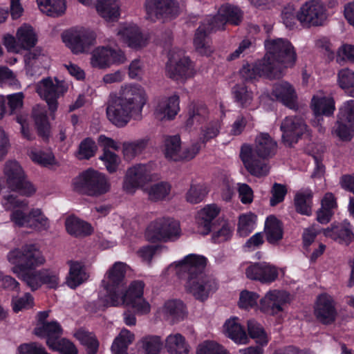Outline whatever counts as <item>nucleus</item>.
I'll return each instance as SVG.
<instances>
[{
  "label": "nucleus",
  "instance_id": "nucleus-9",
  "mask_svg": "<svg viewBox=\"0 0 354 354\" xmlns=\"http://www.w3.org/2000/svg\"><path fill=\"white\" fill-rule=\"evenodd\" d=\"M73 185L77 191L91 196L100 195L109 189V184L105 176L93 169H88L80 175L75 179Z\"/></svg>",
  "mask_w": 354,
  "mask_h": 354
},
{
  "label": "nucleus",
  "instance_id": "nucleus-22",
  "mask_svg": "<svg viewBox=\"0 0 354 354\" xmlns=\"http://www.w3.org/2000/svg\"><path fill=\"white\" fill-rule=\"evenodd\" d=\"M289 301V295L285 291L272 290L268 291L260 301V308L265 313L274 315L283 310Z\"/></svg>",
  "mask_w": 354,
  "mask_h": 354
},
{
  "label": "nucleus",
  "instance_id": "nucleus-8",
  "mask_svg": "<svg viewBox=\"0 0 354 354\" xmlns=\"http://www.w3.org/2000/svg\"><path fill=\"white\" fill-rule=\"evenodd\" d=\"M180 232L178 221L169 217H162L149 224L145 237L151 242L174 241L180 237Z\"/></svg>",
  "mask_w": 354,
  "mask_h": 354
},
{
  "label": "nucleus",
  "instance_id": "nucleus-49",
  "mask_svg": "<svg viewBox=\"0 0 354 354\" xmlns=\"http://www.w3.org/2000/svg\"><path fill=\"white\" fill-rule=\"evenodd\" d=\"M164 313L173 320L182 319L185 315V307L180 300L172 299L167 301L163 308Z\"/></svg>",
  "mask_w": 354,
  "mask_h": 354
},
{
  "label": "nucleus",
  "instance_id": "nucleus-29",
  "mask_svg": "<svg viewBox=\"0 0 354 354\" xmlns=\"http://www.w3.org/2000/svg\"><path fill=\"white\" fill-rule=\"evenodd\" d=\"M34 333L40 337H46V344L52 346L62 334V328L60 324L55 321L42 323L37 325L34 329Z\"/></svg>",
  "mask_w": 354,
  "mask_h": 354
},
{
  "label": "nucleus",
  "instance_id": "nucleus-17",
  "mask_svg": "<svg viewBox=\"0 0 354 354\" xmlns=\"http://www.w3.org/2000/svg\"><path fill=\"white\" fill-rule=\"evenodd\" d=\"M152 165L150 162L140 163L129 168L124 178L123 189L127 193H133L138 188L153 180Z\"/></svg>",
  "mask_w": 354,
  "mask_h": 354
},
{
  "label": "nucleus",
  "instance_id": "nucleus-33",
  "mask_svg": "<svg viewBox=\"0 0 354 354\" xmlns=\"http://www.w3.org/2000/svg\"><path fill=\"white\" fill-rule=\"evenodd\" d=\"M323 233L326 236L345 244L350 243L353 236L350 225L347 223L332 225L330 227L324 229Z\"/></svg>",
  "mask_w": 354,
  "mask_h": 354
},
{
  "label": "nucleus",
  "instance_id": "nucleus-54",
  "mask_svg": "<svg viewBox=\"0 0 354 354\" xmlns=\"http://www.w3.org/2000/svg\"><path fill=\"white\" fill-rule=\"evenodd\" d=\"M248 330L250 336L255 339L257 343L261 346L268 344V339L263 328L256 321L251 319L248 322Z\"/></svg>",
  "mask_w": 354,
  "mask_h": 354
},
{
  "label": "nucleus",
  "instance_id": "nucleus-12",
  "mask_svg": "<svg viewBox=\"0 0 354 354\" xmlns=\"http://www.w3.org/2000/svg\"><path fill=\"white\" fill-rule=\"evenodd\" d=\"M145 283L142 281H134L125 290L124 287L118 295V306L125 305L131 306L139 314H147L150 312L149 304L143 299Z\"/></svg>",
  "mask_w": 354,
  "mask_h": 354
},
{
  "label": "nucleus",
  "instance_id": "nucleus-11",
  "mask_svg": "<svg viewBox=\"0 0 354 354\" xmlns=\"http://www.w3.org/2000/svg\"><path fill=\"white\" fill-rule=\"evenodd\" d=\"M328 18L327 9L321 0H309L297 12V19L304 27L323 26Z\"/></svg>",
  "mask_w": 354,
  "mask_h": 354
},
{
  "label": "nucleus",
  "instance_id": "nucleus-18",
  "mask_svg": "<svg viewBox=\"0 0 354 354\" xmlns=\"http://www.w3.org/2000/svg\"><path fill=\"white\" fill-rule=\"evenodd\" d=\"M126 59L124 53L120 49L100 46L92 52L91 64L93 67L102 69L113 64H123Z\"/></svg>",
  "mask_w": 354,
  "mask_h": 354
},
{
  "label": "nucleus",
  "instance_id": "nucleus-4",
  "mask_svg": "<svg viewBox=\"0 0 354 354\" xmlns=\"http://www.w3.org/2000/svg\"><path fill=\"white\" fill-rule=\"evenodd\" d=\"M265 47L267 53L263 59L271 71H279L277 78L282 76L284 68L295 64L297 55L288 40L282 38L267 39Z\"/></svg>",
  "mask_w": 354,
  "mask_h": 354
},
{
  "label": "nucleus",
  "instance_id": "nucleus-51",
  "mask_svg": "<svg viewBox=\"0 0 354 354\" xmlns=\"http://www.w3.org/2000/svg\"><path fill=\"white\" fill-rule=\"evenodd\" d=\"M30 217L28 227L39 230H47L50 227L48 218L44 214L40 209H32L30 210Z\"/></svg>",
  "mask_w": 354,
  "mask_h": 354
},
{
  "label": "nucleus",
  "instance_id": "nucleus-7",
  "mask_svg": "<svg viewBox=\"0 0 354 354\" xmlns=\"http://www.w3.org/2000/svg\"><path fill=\"white\" fill-rule=\"evenodd\" d=\"M147 18L151 21L169 22L176 19L183 8L178 0H145Z\"/></svg>",
  "mask_w": 354,
  "mask_h": 354
},
{
  "label": "nucleus",
  "instance_id": "nucleus-59",
  "mask_svg": "<svg viewBox=\"0 0 354 354\" xmlns=\"http://www.w3.org/2000/svg\"><path fill=\"white\" fill-rule=\"evenodd\" d=\"M40 277L41 285L45 284L50 288H56L59 283V276L57 270L53 269H41Z\"/></svg>",
  "mask_w": 354,
  "mask_h": 354
},
{
  "label": "nucleus",
  "instance_id": "nucleus-60",
  "mask_svg": "<svg viewBox=\"0 0 354 354\" xmlns=\"http://www.w3.org/2000/svg\"><path fill=\"white\" fill-rule=\"evenodd\" d=\"M77 337L81 343L86 347L87 354H96L99 343L94 335L86 332H80L77 333Z\"/></svg>",
  "mask_w": 354,
  "mask_h": 354
},
{
  "label": "nucleus",
  "instance_id": "nucleus-53",
  "mask_svg": "<svg viewBox=\"0 0 354 354\" xmlns=\"http://www.w3.org/2000/svg\"><path fill=\"white\" fill-rule=\"evenodd\" d=\"M354 124L347 123V121L338 118L335 123L333 133L340 140L344 141L350 140L353 135Z\"/></svg>",
  "mask_w": 354,
  "mask_h": 354
},
{
  "label": "nucleus",
  "instance_id": "nucleus-37",
  "mask_svg": "<svg viewBox=\"0 0 354 354\" xmlns=\"http://www.w3.org/2000/svg\"><path fill=\"white\" fill-rule=\"evenodd\" d=\"M68 276L66 278V283L71 288H75L88 278L84 265L79 261H70Z\"/></svg>",
  "mask_w": 354,
  "mask_h": 354
},
{
  "label": "nucleus",
  "instance_id": "nucleus-63",
  "mask_svg": "<svg viewBox=\"0 0 354 354\" xmlns=\"http://www.w3.org/2000/svg\"><path fill=\"white\" fill-rule=\"evenodd\" d=\"M196 354H228L223 346L214 342L207 341L199 345Z\"/></svg>",
  "mask_w": 354,
  "mask_h": 354
},
{
  "label": "nucleus",
  "instance_id": "nucleus-30",
  "mask_svg": "<svg viewBox=\"0 0 354 354\" xmlns=\"http://www.w3.org/2000/svg\"><path fill=\"white\" fill-rule=\"evenodd\" d=\"M149 141L150 138L145 136L138 140L122 142V153L124 160L131 161L136 157L142 154L148 147Z\"/></svg>",
  "mask_w": 354,
  "mask_h": 354
},
{
  "label": "nucleus",
  "instance_id": "nucleus-40",
  "mask_svg": "<svg viewBox=\"0 0 354 354\" xmlns=\"http://www.w3.org/2000/svg\"><path fill=\"white\" fill-rule=\"evenodd\" d=\"M32 117L39 136L44 139L48 138L50 133V124L46 115L45 107L36 105L32 109Z\"/></svg>",
  "mask_w": 354,
  "mask_h": 354
},
{
  "label": "nucleus",
  "instance_id": "nucleus-28",
  "mask_svg": "<svg viewBox=\"0 0 354 354\" xmlns=\"http://www.w3.org/2000/svg\"><path fill=\"white\" fill-rule=\"evenodd\" d=\"M207 19L196 30L194 38V46L196 50L202 55L209 56L213 52L211 41L207 37V34L216 30H209L207 28Z\"/></svg>",
  "mask_w": 354,
  "mask_h": 354
},
{
  "label": "nucleus",
  "instance_id": "nucleus-57",
  "mask_svg": "<svg viewBox=\"0 0 354 354\" xmlns=\"http://www.w3.org/2000/svg\"><path fill=\"white\" fill-rule=\"evenodd\" d=\"M141 342L145 354H159L162 346L160 337L157 335L144 337Z\"/></svg>",
  "mask_w": 354,
  "mask_h": 354
},
{
  "label": "nucleus",
  "instance_id": "nucleus-24",
  "mask_svg": "<svg viewBox=\"0 0 354 354\" xmlns=\"http://www.w3.org/2000/svg\"><path fill=\"white\" fill-rule=\"evenodd\" d=\"M315 314L317 319L324 324H330L335 321L336 310L330 296L322 295L318 297Z\"/></svg>",
  "mask_w": 354,
  "mask_h": 354
},
{
  "label": "nucleus",
  "instance_id": "nucleus-26",
  "mask_svg": "<svg viewBox=\"0 0 354 354\" xmlns=\"http://www.w3.org/2000/svg\"><path fill=\"white\" fill-rule=\"evenodd\" d=\"M272 94L288 108L295 109L297 107L295 91L288 82L276 83L273 86Z\"/></svg>",
  "mask_w": 354,
  "mask_h": 354
},
{
  "label": "nucleus",
  "instance_id": "nucleus-39",
  "mask_svg": "<svg viewBox=\"0 0 354 354\" xmlns=\"http://www.w3.org/2000/svg\"><path fill=\"white\" fill-rule=\"evenodd\" d=\"M65 226L68 234L75 237L86 236L93 232L91 225L75 216H69L66 219Z\"/></svg>",
  "mask_w": 354,
  "mask_h": 354
},
{
  "label": "nucleus",
  "instance_id": "nucleus-16",
  "mask_svg": "<svg viewBox=\"0 0 354 354\" xmlns=\"http://www.w3.org/2000/svg\"><path fill=\"white\" fill-rule=\"evenodd\" d=\"M243 19V12L236 6L225 3L218 10L216 15L207 17L209 30H220L225 28L226 24L239 25Z\"/></svg>",
  "mask_w": 354,
  "mask_h": 354
},
{
  "label": "nucleus",
  "instance_id": "nucleus-41",
  "mask_svg": "<svg viewBox=\"0 0 354 354\" xmlns=\"http://www.w3.org/2000/svg\"><path fill=\"white\" fill-rule=\"evenodd\" d=\"M118 0H97L96 9L99 15L106 21H114L120 15Z\"/></svg>",
  "mask_w": 354,
  "mask_h": 354
},
{
  "label": "nucleus",
  "instance_id": "nucleus-47",
  "mask_svg": "<svg viewBox=\"0 0 354 354\" xmlns=\"http://www.w3.org/2000/svg\"><path fill=\"white\" fill-rule=\"evenodd\" d=\"M232 92L235 102L240 106L245 108L251 104L253 99L252 93L244 84H236Z\"/></svg>",
  "mask_w": 354,
  "mask_h": 354
},
{
  "label": "nucleus",
  "instance_id": "nucleus-3",
  "mask_svg": "<svg viewBox=\"0 0 354 354\" xmlns=\"http://www.w3.org/2000/svg\"><path fill=\"white\" fill-rule=\"evenodd\" d=\"M277 150V142L268 133H260L255 138L254 148L248 144L241 146L240 158L247 171L260 178L269 172V167L264 160L274 156Z\"/></svg>",
  "mask_w": 354,
  "mask_h": 354
},
{
  "label": "nucleus",
  "instance_id": "nucleus-64",
  "mask_svg": "<svg viewBox=\"0 0 354 354\" xmlns=\"http://www.w3.org/2000/svg\"><path fill=\"white\" fill-rule=\"evenodd\" d=\"M338 118L347 121V123L354 124V100L345 102L339 108Z\"/></svg>",
  "mask_w": 354,
  "mask_h": 354
},
{
  "label": "nucleus",
  "instance_id": "nucleus-52",
  "mask_svg": "<svg viewBox=\"0 0 354 354\" xmlns=\"http://www.w3.org/2000/svg\"><path fill=\"white\" fill-rule=\"evenodd\" d=\"M208 193L207 187L201 184L191 185L186 193L185 198L188 203L196 204L201 203Z\"/></svg>",
  "mask_w": 354,
  "mask_h": 354
},
{
  "label": "nucleus",
  "instance_id": "nucleus-45",
  "mask_svg": "<svg viewBox=\"0 0 354 354\" xmlns=\"http://www.w3.org/2000/svg\"><path fill=\"white\" fill-rule=\"evenodd\" d=\"M133 340L134 334L126 328L122 329L111 346L113 354H126L129 345Z\"/></svg>",
  "mask_w": 354,
  "mask_h": 354
},
{
  "label": "nucleus",
  "instance_id": "nucleus-46",
  "mask_svg": "<svg viewBox=\"0 0 354 354\" xmlns=\"http://www.w3.org/2000/svg\"><path fill=\"white\" fill-rule=\"evenodd\" d=\"M40 10L48 16L57 17L66 10L65 0H37Z\"/></svg>",
  "mask_w": 354,
  "mask_h": 354
},
{
  "label": "nucleus",
  "instance_id": "nucleus-38",
  "mask_svg": "<svg viewBox=\"0 0 354 354\" xmlns=\"http://www.w3.org/2000/svg\"><path fill=\"white\" fill-rule=\"evenodd\" d=\"M266 240L271 244H276L283 238L281 222L274 216H269L265 223L264 228Z\"/></svg>",
  "mask_w": 354,
  "mask_h": 354
},
{
  "label": "nucleus",
  "instance_id": "nucleus-32",
  "mask_svg": "<svg viewBox=\"0 0 354 354\" xmlns=\"http://www.w3.org/2000/svg\"><path fill=\"white\" fill-rule=\"evenodd\" d=\"M219 209L215 205H207L198 213L197 223L198 232L203 235L207 234L212 227V222L216 217Z\"/></svg>",
  "mask_w": 354,
  "mask_h": 354
},
{
  "label": "nucleus",
  "instance_id": "nucleus-1",
  "mask_svg": "<svg viewBox=\"0 0 354 354\" xmlns=\"http://www.w3.org/2000/svg\"><path fill=\"white\" fill-rule=\"evenodd\" d=\"M145 102V91L141 86H125L121 88L118 95H110L106 107L107 118L117 127H124L132 118H140Z\"/></svg>",
  "mask_w": 354,
  "mask_h": 354
},
{
  "label": "nucleus",
  "instance_id": "nucleus-23",
  "mask_svg": "<svg viewBox=\"0 0 354 354\" xmlns=\"http://www.w3.org/2000/svg\"><path fill=\"white\" fill-rule=\"evenodd\" d=\"M240 76L244 81H250L264 75L270 79L277 78L279 71H271L263 59L255 64H245L241 68Z\"/></svg>",
  "mask_w": 354,
  "mask_h": 354
},
{
  "label": "nucleus",
  "instance_id": "nucleus-43",
  "mask_svg": "<svg viewBox=\"0 0 354 354\" xmlns=\"http://www.w3.org/2000/svg\"><path fill=\"white\" fill-rule=\"evenodd\" d=\"M189 118L186 121V127L192 128L196 123L201 124L207 120L209 111L203 104H194L189 109Z\"/></svg>",
  "mask_w": 354,
  "mask_h": 354
},
{
  "label": "nucleus",
  "instance_id": "nucleus-42",
  "mask_svg": "<svg viewBox=\"0 0 354 354\" xmlns=\"http://www.w3.org/2000/svg\"><path fill=\"white\" fill-rule=\"evenodd\" d=\"M16 36L20 48L25 50L34 47L37 41V35L32 27L26 24L18 28Z\"/></svg>",
  "mask_w": 354,
  "mask_h": 354
},
{
  "label": "nucleus",
  "instance_id": "nucleus-5",
  "mask_svg": "<svg viewBox=\"0 0 354 354\" xmlns=\"http://www.w3.org/2000/svg\"><path fill=\"white\" fill-rule=\"evenodd\" d=\"M127 268L126 263L118 261L106 272L102 281L106 295L104 299H100L104 306H118V295L125 285Z\"/></svg>",
  "mask_w": 354,
  "mask_h": 354
},
{
  "label": "nucleus",
  "instance_id": "nucleus-35",
  "mask_svg": "<svg viewBox=\"0 0 354 354\" xmlns=\"http://www.w3.org/2000/svg\"><path fill=\"white\" fill-rule=\"evenodd\" d=\"M224 334L238 344H247V334L236 317L227 320L223 326Z\"/></svg>",
  "mask_w": 354,
  "mask_h": 354
},
{
  "label": "nucleus",
  "instance_id": "nucleus-19",
  "mask_svg": "<svg viewBox=\"0 0 354 354\" xmlns=\"http://www.w3.org/2000/svg\"><path fill=\"white\" fill-rule=\"evenodd\" d=\"M281 131L285 145L291 146L307 131V125L302 118L297 115L286 117L281 122Z\"/></svg>",
  "mask_w": 354,
  "mask_h": 354
},
{
  "label": "nucleus",
  "instance_id": "nucleus-58",
  "mask_svg": "<svg viewBox=\"0 0 354 354\" xmlns=\"http://www.w3.org/2000/svg\"><path fill=\"white\" fill-rule=\"evenodd\" d=\"M100 159L104 162L109 173L115 172L121 162L120 157L109 149L104 150L103 154L100 157Z\"/></svg>",
  "mask_w": 354,
  "mask_h": 354
},
{
  "label": "nucleus",
  "instance_id": "nucleus-6",
  "mask_svg": "<svg viewBox=\"0 0 354 354\" xmlns=\"http://www.w3.org/2000/svg\"><path fill=\"white\" fill-rule=\"evenodd\" d=\"M8 261L15 265L12 268L13 273H19L25 270H34L43 265L45 259L35 245H25L21 248H15L7 255Z\"/></svg>",
  "mask_w": 354,
  "mask_h": 354
},
{
  "label": "nucleus",
  "instance_id": "nucleus-44",
  "mask_svg": "<svg viewBox=\"0 0 354 354\" xmlns=\"http://www.w3.org/2000/svg\"><path fill=\"white\" fill-rule=\"evenodd\" d=\"M181 142L180 136H167L164 140V152L165 157L173 161H179L181 152Z\"/></svg>",
  "mask_w": 354,
  "mask_h": 354
},
{
  "label": "nucleus",
  "instance_id": "nucleus-10",
  "mask_svg": "<svg viewBox=\"0 0 354 354\" xmlns=\"http://www.w3.org/2000/svg\"><path fill=\"white\" fill-rule=\"evenodd\" d=\"M4 176L8 187L21 195L29 196L35 192V189L27 180L23 169L17 161H8L3 168Z\"/></svg>",
  "mask_w": 354,
  "mask_h": 354
},
{
  "label": "nucleus",
  "instance_id": "nucleus-50",
  "mask_svg": "<svg viewBox=\"0 0 354 354\" xmlns=\"http://www.w3.org/2000/svg\"><path fill=\"white\" fill-rule=\"evenodd\" d=\"M171 185L167 182H160L152 185L148 189L149 198L153 201L165 199L170 193Z\"/></svg>",
  "mask_w": 354,
  "mask_h": 354
},
{
  "label": "nucleus",
  "instance_id": "nucleus-55",
  "mask_svg": "<svg viewBox=\"0 0 354 354\" xmlns=\"http://www.w3.org/2000/svg\"><path fill=\"white\" fill-rule=\"evenodd\" d=\"M96 150L97 146L95 142L87 138L80 142L76 156L80 160L89 159L95 155Z\"/></svg>",
  "mask_w": 354,
  "mask_h": 354
},
{
  "label": "nucleus",
  "instance_id": "nucleus-15",
  "mask_svg": "<svg viewBox=\"0 0 354 354\" xmlns=\"http://www.w3.org/2000/svg\"><path fill=\"white\" fill-rule=\"evenodd\" d=\"M36 91L46 100L49 110L53 113L57 109V99L67 91V86L64 81L47 77L37 83Z\"/></svg>",
  "mask_w": 354,
  "mask_h": 354
},
{
  "label": "nucleus",
  "instance_id": "nucleus-25",
  "mask_svg": "<svg viewBox=\"0 0 354 354\" xmlns=\"http://www.w3.org/2000/svg\"><path fill=\"white\" fill-rule=\"evenodd\" d=\"M179 111V98L177 95L161 99L155 109V116L159 120H172Z\"/></svg>",
  "mask_w": 354,
  "mask_h": 354
},
{
  "label": "nucleus",
  "instance_id": "nucleus-14",
  "mask_svg": "<svg viewBox=\"0 0 354 354\" xmlns=\"http://www.w3.org/2000/svg\"><path fill=\"white\" fill-rule=\"evenodd\" d=\"M96 33L90 29H73L62 35L63 41L74 54L84 53L95 44Z\"/></svg>",
  "mask_w": 354,
  "mask_h": 354
},
{
  "label": "nucleus",
  "instance_id": "nucleus-2",
  "mask_svg": "<svg viewBox=\"0 0 354 354\" xmlns=\"http://www.w3.org/2000/svg\"><path fill=\"white\" fill-rule=\"evenodd\" d=\"M206 259L200 255L189 254L177 263V273L183 276L187 273L186 290L196 299L204 301L218 288L216 280L204 273Z\"/></svg>",
  "mask_w": 354,
  "mask_h": 354
},
{
  "label": "nucleus",
  "instance_id": "nucleus-48",
  "mask_svg": "<svg viewBox=\"0 0 354 354\" xmlns=\"http://www.w3.org/2000/svg\"><path fill=\"white\" fill-rule=\"evenodd\" d=\"M15 274L19 279L24 281L32 291L37 290L41 286L39 270H25Z\"/></svg>",
  "mask_w": 354,
  "mask_h": 354
},
{
  "label": "nucleus",
  "instance_id": "nucleus-20",
  "mask_svg": "<svg viewBox=\"0 0 354 354\" xmlns=\"http://www.w3.org/2000/svg\"><path fill=\"white\" fill-rule=\"evenodd\" d=\"M245 275L250 280L262 284H270L279 277V269L275 266L265 261L254 263L245 269Z\"/></svg>",
  "mask_w": 354,
  "mask_h": 354
},
{
  "label": "nucleus",
  "instance_id": "nucleus-62",
  "mask_svg": "<svg viewBox=\"0 0 354 354\" xmlns=\"http://www.w3.org/2000/svg\"><path fill=\"white\" fill-rule=\"evenodd\" d=\"M33 304L34 299L30 293H26L23 297H13L12 299V310L15 313L30 308Z\"/></svg>",
  "mask_w": 354,
  "mask_h": 354
},
{
  "label": "nucleus",
  "instance_id": "nucleus-34",
  "mask_svg": "<svg viewBox=\"0 0 354 354\" xmlns=\"http://www.w3.org/2000/svg\"><path fill=\"white\" fill-rule=\"evenodd\" d=\"M165 348L169 354H189L190 347L180 333L169 335L165 340Z\"/></svg>",
  "mask_w": 354,
  "mask_h": 354
},
{
  "label": "nucleus",
  "instance_id": "nucleus-56",
  "mask_svg": "<svg viewBox=\"0 0 354 354\" xmlns=\"http://www.w3.org/2000/svg\"><path fill=\"white\" fill-rule=\"evenodd\" d=\"M256 216L252 214H243L239 216L238 233L241 236H248L254 228Z\"/></svg>",
  "mask_w": 354,
  "mask_h": 354
},
{
  "label": "nucleus",
  "instance_id": "nucleus-27",
  "mask_svg": "<svg viewBox=\"0 0 354 354\" xmlns=\"http://www.w3.org/2000/svg\"><path fill=\"white\" fill-rule=\"evenodd\" d=\"M118 36L131 48H141L146 44V41L136 25L122 27L118 30Z\"/></svg>",
  "mask_w": 354,
  "mask_h": 354
},
{
  "label": "nucleus",
  "instance_id": "nucleus-36",
  "mask_svg": "<svg viewBox=\"0 0 354 354\" xmlns=\"http://www.w3.org/2000/svg\"><path fill=\"white\" fill-rule=\"evenodd\" d=\"M313 192L310 189H301L295 196L294 204L297 213L310 216L312 214Z\"/></svg>",
  "mask_w": 354,
  "mask_h": 354
},
{
  "label": "nucleus",
  "instance_id": "nucleus-61",
  "mask_svg": "<svg viewBox=\"0 0 354 354\" xmlns=\"http://www.w3.org/2000/svg\"><path fill=\"white\" fill-rule=\"evenodd\" d=\"M337 82L345 91L354 88V71L348 68L340 70L337 74Z\"/></svg>",
  "mask_w": 354,
  "mask_h": 354
},
{
  "label": "nucleus",
  "instance_id": "nucleus-21",
  "mask_svg": "<svg viewBox=\"0 0 354 354\" xmlns=\"http://www.w3.org/2000/svg\"><path fill=\"white\" fill-rule=\"evenodd\" d=\"M165 73L168 77L178 81L192 77L195 71L189 58L183 56L178 59L171 57L166 64Z\"/></svg>",
  "mask_w": 354,
  "mask_h": 354
},
{
  "label": "nucleus",
  "instance_id": "nucleus-13",
  "mask_svg": "<svg viewBox=\"0 0 354 354\" xmlns=\"http://www.w3.org/2000/svg\"><path fill=\"white\" fill-rule=\"evenodd\" d=\"M0 194L3 195L1 203L6 209H12L10 218L15 226L28 227L30 211L28 210L27 200H21L12 194H6L0 187Z\"/></svg>",
  "mask_w": 354,
  "mask_h": 354
},
{
  "label": "nucleus",
  "instance_id": "nucleus-31",
  "mask_svg": "<svg viewBox=\"0 0 354 354\" xmlns=\"http://www.w3.org/2000/svg\"><path fill=\"white\" fill-rule=\"evenodd\" d=\"M311 106L317 117L322 115L330 116L335 110V101L333 97L317 93L311 100Z\"/></svg>",
  "mask_w": 354,
  "mask_h": 354
}]
</instances>
